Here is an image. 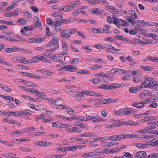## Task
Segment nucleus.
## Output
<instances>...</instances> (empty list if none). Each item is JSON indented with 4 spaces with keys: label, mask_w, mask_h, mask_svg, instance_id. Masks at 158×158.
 I'll return each mask as SVG.
<instances>
[{
    "label": "nucleus",
    "mask_w": 158,
    "mask_h": 158,
    "mask_svg": "<svg viewBox=\"0 0 158 158\" xmlns=\"http://www.w3.org/2000/svg\"><path fill=\"white\" fill-rule=\"evenodd\" d=\"M47 23L49 25H50L52 27H54L55 29L58 31H59V28L58 27L59 26V21H56L55 20L53 21L50 18H48L47 19Z\"/></svg>",
    "instance_id": "nucleus-1"
},
{
    "label": "nucleus",
    "mask_w": 158,
    "mask_h": 158,
    "mask_svg": "<svg viewBox=\"0 0 158 158\" xmlns=\"http://www.w3.org/2000/svg\"><path fill=\"white\" fill-rule=\"evenodd\" d=\"M63 69L70 72H75L77 70L75 66L70 65H65L60 68V71Z\"/></svg>",
    "instance_id": "nucleus-2"
},
{
    "label": "nucleus",
    "mask_w": 158,
    "mask_h": 158,
    "mask_svg": "<svg viewBox=\"0 0 158 158\" xmlns=\"http://www.w3.org/2000/svg\"><path fill=\"white\" fill-rule=\"evenodd\" d=\"M79 1H75L71 2L69 5H66L67 9V11L69 12L74 9V7H76L79 5L80 3L79 2Z\"/></svg>",
    "instance_id": "nucleus-3"
},
{
    "label": "nucleus",
    "mask_w": 158,
    "mask_h": 158,
    "mask_svg": "<svg viewBox=\"0 0 158 158\" xmlns=\"http://www.w3.org/2000/svg\"><path fill=\"white\" fill-rule=\"evenodd\" d=\"M25 58L21 56H16L13 57L12 60L14 62H18L21 63H27Z\"/></svg>",
    "instance_id": "nucleus-4"
},
{
    "label": "nucleus",
    "mask_w": 158,
    "mask_h": 158,
    "mask_svg": "<svg viewBox=\"0 0 158 158\" xmlns=\"http://www.w3.org/2000/svg\"><path fill=\"white\" fill-rule=\"evenodd\" d=\"M34 144L40 146L44 147L49 146L51 145L52 143L51 142L42 141L37 142L35 143Z\"/></svg>",
    "instance_id": "nucleus-5"
},
{
    "label": "nucleus",
    "mask_w": 158,
    "mask_h": 158,
    "mask_svg": "<svg viewBox=\"0 0 158 158\" xmlns=\"http://www.w3.org/2000/svg\"><path fill=\"white\" fill-rule=\"evenodd\" d=\"M143 88L142 85L134 87H131L129 88V91L131 93H134L141 90Z\"/></svg>",
    "instance_id": "nucleus-6"
},
{
    "label": "nucleus",
    "mask_w": 158,
    "mask_h": 158,
    "mask_svg": "<svg viewBox=\"0 0 158 158\" xmlns=\"http://www.w3.org/2000/svg\"><path fill=\"white\" fill-rule=\"evenodd\" d=\"M68 29H60V32L61 33V35H60L61 36L64 38L70 37V35L67 33V32L68 31Z\"/></svg>",
    "instance_id": "nucleus-7"
},
{
    "label": "nucleus",
    "mask_w": 158,
    "mask_h": 158,
    "mask_svg": "<svg viewBox=\"0 0 158 158\" xmlns=\"http://www.w3.org/2000/svg\"><path fill=\"white\" fill-rule=\"evenodd\" d=\"M144 105L145 103H143V101H142L140 102H134L132 106L136 108L141 109L144 107Z\"/></svg>",
    "instance_id": "nucleus-8"
},
{
    "label": "nucleus",
    "mask_w": 158,
    "mask_h": 158,
    "mask_svg": "<svg viewBox=\"0 0 158 158\" xmlns=\"http://www.w3.org/2000/svg\"><path fill=\"white\" fill-rule=\"evenodd\" d=\"M150 95V93L149 91L148 90H144L142 92H141L139 94V98L141 99L144 98L145 96Z\"/></svg>",
    "instance_id": "nucleus-9"
},
{
    "label": "nucleus",
    "mask_w": 158,
    "mask_h": 158,
    "mask_svg": "<svg viewBox=\"0 0 158 158\" xmlns=\"http://www.w3.org/2000/svg\"><path fill=\"white\" fill-rule=\"evenodd\" d=\"M58 43V40H57V39L55 38L52 40L50 42L48 43V44L47 45L48 47H51L52 46L55 45L57 47Z\"/></svg>",
    "instance_id": "nucleus-10"
},
{
    "label": "nucleus",
    "mask_w": 158,
    "mask_h": 158,
    "mask_svg": "<svg viewBox=\"0 0 158 158\" xmlns=\"http://www.w3.org/2000/svg\"><path fill=\"white\" fill-rule=\"evenodd\" d=\"M107 7H109V9L108 10L111 13H112L113 14H117L118 13V10L113 6H107Z\"/></svg>",
    "instance_id": "nucleus-11"
},
{
    "label": "nucleus",
    "mask_w": 158,
    "mask_h": 158,
    "mask_svg": "<svg viewBox=\"0 0 158 158\" xmlns=\"http://www.w3.org/2000/svg\"><path fill=\"white\" fill-rule=\"evenodd\" d=\"M104 101L103 104H108L112 102H116L117 101V100L115 99L109 98L107 99H105Z\"/></svg>",
    "instance_id": "nucleus-12"
},
{
    "label": "nucleus",
    "mask_w": 158,
    "mask_h": 158,
    "mask_svg": "<svg viewBox=\"0 0 158 158\" xmlns=\"http://www.w3.org/2000/svg\"><path fill=\"white\" fill-rule=\"evenodd\" d=\"M114 74H120L127 73V72L125 70L119 69L114 68Z\"/></svg>",
    "instance_id": "nucleus-13"
},
{
    "label": "nucleus",
    "mask_w": 158,
    "mask_h": 158,
    "mask_svg": "<svg viewBox=\"0 0 158 158\" xmlns=\"http://www.w3.org/2000/svg\"><path fill=\"white\" fill-rule=\"evenodd\" d=\"M17 51H18V48L14 47L5 49L4 52L7 53H10L11 52H16Z\"/></svg>",
    "instance_id": "nucleus-14"
},
{
    "label": "nucleus",
    "mask_w": 158,
    "mask_h": 158,
    "mask_svg": "<svg viewBox=\"0 0 158 158\" xmlns=\"http://www.w3.org/2000/svg\"><path fill=\"white\" fill-rule=\"evenodd\" d=\"M124 122L121 120H116L114 123L115 127H118L123 125H124Z\"/></svg>",
    "instance_id": "nucleus-15"
},
{
    "label": "nucleus",
    "mask_w": 158,
    "mask_h": 158,
    "mask_svg": "<svg viewBox=\"0 0 158 158\" xmlns=\"http://www.w3.org/2000/svg\"><path fill=\"white\" fill-rule=\"evenodd\" d=\"M72 93L74 96L76 97H83L84 95V93L80 92H73Z\"/></svg>",
    "instance_id": "nucleus-16"
},
{
    "label": "nucleus",
    "mask_w": 158,
    "mask_h": 158,
    "mask_svg": "<svg viewBox=\"0 0 158 158\" xmlns=\"http://www.w3.org/2000/svg\"><path fill=\"white\" fill-rule=\"evenodd\" d=\"M50 58L52 60L55 62H58L59 61V54L54 55L52 56H50Z\"/></svg>",
    "instance_id": "nucleus-17"
},
{
    "label": "nucleus",
    "mask_w": 158,
    "mask_h": 158,
    "mask_svg": "<svg viewBox=\"0 0 158 158\" xmlns=\"http://www.w3.org/2000/svg\"><path fill=\"white\" fill-rule=\"evenodd\" d=\"M146 155V152L142 151L137 152L135 157L138 158H143Z\"/></svg>",
    "instance_id": "nucleus-18"
},
{
    "label": "nucleus",
    "mask_w": 158,
    "mask_h": 158,
    "mask_svg": "<svg viewBox=\"0 0 158 158\" xmlns=\"http://www.w3.org/2000/svg\"><path fill=\"white\" fill-rule=\"evenodd\" d=\"M126 19L127 20L130 22L132 25H135L136 23V22L134 19V18L132 16H127L126 17Z\"/></svg>",
    "instance_id": "nucleus-19"
},
{
    "label": "nucleus",
    "mask_w": 158,
    "mask_h": 158,
    "mask_svg": "<svg viewBox=\"0 0 158 158\" xmlns=\"http://www.w3.org/2000/svg\"><path fill=\"white\" fill-rule=\"evenodd\" d=\"M116 141H119L122 139H125V134H122L121 135H115Z\"/></svg>",
    "instance_id": "nucleus-20"
},
{
    "label": "nucleus",
    "mask_w": 158,
    "mask_h": 158,
    "mask_svg": "<svg viewBox=\"0 0 158 158\" xmlns=\"http://www.w3.org/2000/svg\"><path fill=\"white\" fill-rule=\"evenodd\" d=\"M139 30V27L138 26H135L134 29L131 30L129 31V33L131 35H135L136 34Z\"/></svg>",
    "instance_id": "nucleus-21"
},
{
    "label": "nucleus",
    "mask_w": 158,
    "mask_h": 158,
    "mask_svg": "<svg viewBox=\"0 0 158 158\" xmlns=\"http://www.w3.org/2000/svg\"><path fill=\"white\" fill-rule=\"evenodd\" d=\"M144 71H151L153 70V68L149 66H147L146 67H144L141 66L140 67Z\"/></svg>",
    "instance_id": "nucleus-22"
},
{
    "label": "nucleus",
    "mask_w": 158,
    "mask_h": 158,
    "mask_svg": "<svg viewBox=\"0 0 158 158\" xmlns=\"http://www.w3.org/2000/svg\"><path fill=\"white\" fill-rule=\"evenodd\" d=\"M57 47H54L52 48H51L50 49H46L45 50L46 52V53H48L49 55L47 56H48V55L51 54V53L52 52H53L55 50H56V49L57 48H59V45L58 44H57Z\"/></svg>",
    "instance_id": "nucleus-23"
},
{
    "label": "nucleus",
    "mask_w": 158,
    "mask_h": 158,
    "mask_svg": "<svg viewBox=\"0 0 158 158\" xmlns=\"http://www.w3.org/2000/svg\"><path fill=\"white\" fill-rule=\"evenodd\" d=\"M149 88H153L156 86H158V83H156V81H152L149 82Z\"/></svg>",
    "instance_id": "nucleus-24"
},
{
    "label": "nucleus",
    "mask_w": 158,
    "mask_h": 158,
    "mask_svg": "<svg viewBox=\"0 0 158 158\" xmlns=\"http://www.w3.org/2000/svg\"><path fill=\"white\" fill-rule=\"evenodd\" d=\"M17 22L19 23V24L20 25H25L27 23L26 20L24 19L23 18L19 19Z\"/></svg>",
    "instance_id": "nucleus-25"
},
{
    "label": "nucleus",
    "mask_w": 158,
    "mask_h": 158,
    "mask_svg": "<svg viewBox=\"0 0 158 158\" xmlns=\"http://www.w3.org/2000/svg\"><path fill=\"white\" fill-rule=\"evenodd\" d=\"M90 81H91L94 85L98 84L101 83L100 78L98 77H96V78L92 79L91 80H90Z\"/></svg>",
    "instance_id": "nucleus-26"
},
{
    "label": "nucleus",
    "mask_w": 158,
    "mask_h": 158,
    "mask_svg": "<svg viewBox=\"0 0 158 158\" xmlns=\"http://www.w3.org/2000/svg\"><path fill=\"white\" fill-rule=\"evenodd\" d=\"M136 23H137L136 26L137 25L139 27H144L145 26V22L143 20H138Z\"/></svg>",
    "instance_id": "nucleus-27"
},
{
    "label": "nucleus",
    "mask_w": 158,
    "mask_h": 158,
    "mask_svg": "<svg viewBox=\"0 0 158 158\" xmlns=\"http://www.w3.org/2000/svg\"><path fill=\"white\" fill-rule=\"evenodd\" d=\"M122 158H132L133 157V156L129 153L126 152H124V155L122 156Z\"/></svg>",
    "instance_id": "nucleus-28"
},
{
    "label": "nucleus",
    "mask_w": 158,
    "mask_h": 158,
    "mask_svg": "<svg viewBox=\"0 0 158 158\" xmlns=\"http://www.w3.org/2000/svg\"><path fill=\"white\" fill-rule=\"evenodd\" d=\"M127 108H125V115H128L130 114H133L135 113V111L134 110L129 109L128 110Z\"/></svg>",
    "instance_id": "nucleus-29"
},
{
    "label": "nucleus",
    "mask_w": 158,
    "mask_h": 158,
    "mask_svg": "<svg viewBox=\"0 0 158 158\" xmlns=\"http://www.w3.org/2000/svg\"><path fill=\"white\" fill-rule=\"evenodd\" d=\"M62 49L65 51H67L68 50V45L65 41L62 42Z\"/></svg>",
    "instance_id": "nucleus-30"
},
{
    "label": "nucleus",
    "mask_w": 158,
    "mask_h": 158,
    "mask_svg": "<svg viewBox=\"0 0 158 158\" xmlns=\"http://www.w3.org/2000/svg\"><path fill=\"white\" fill-rule=\"evenodd\" d=\"M18 51L23 53H26L31 52L29 49H27L18 48Z\"/></svg>",
    "instance_id": "nucleus-31"
},
{
    "label": "nucleus",
    "mask_w": 158,
    "mask_h": 158,
    "mask_svg": "<svg viewBox=\"0 0 158 158\" xmlns=\"http://www.w3.org/2000/svg\"><path fill=\"white\" fill-rule=\"evenodd\" d=\"M157 57H153L151 56H148L147 57V60H149L153 63H156Z\"/></svg>",
    "instance_id": "nucleus-32"
},
{
    "label": "nucleus",
    "mask_w": 158,
    "mask_h": 158,
    "mask_svg": "<svg viewBox=\"0 0 158 158\" xmlns=\"http://www.w3.org/2000/svg\"><path fill=\"white\" fill-rule=\"evenodd\" d=\"M0 23L6 25H12L13 24V22L11 21L1 20H0Z\"/></svg>",
    "instance_id": "nucleus-33"
},
{
    "label": "nucleus",
    "mask_w": 158,
    "mask_h": 158,
    "mask_svg": "<svg viewBox=\"0 0 158 158\" xmlns=\"http://www.w3.org/2000/svg\"><path fill=\"white\" fill-rule=\"evenodd\" d=\"M95 135V134H93L91 132H86L85 133L81 135L80 136V137H91L92 136H93Z\"/></svg>",
    "instance_id": "nucleus-34"
},
{
    "label": "nucleus",
    "mask_w": 158,
    "mask_h": 158,
    "mask_svg": "<svg viewBox=\"0 0 158 158\" xmlns=\"http://www.w3.org/2000/svg\"><path fill=\"white\" fill-rule=\"evenodd\" d=\"M45 39L46 37H45L38 38H35V43H41V42L44 40Z\"/></svg>",
    "instance_id": "nucleus-35"
},
{
    "label": "nucleus",
    "mask_w": 158,
    "mask_h": 158,
    "mask_svg": "<svg viewBox=\"0 0 158 158\" xmlns=\"http://www.w3.org/2000/svg\"><path fill=\"white\" fill-rule=\"evenodd\" d=\"M92 152L85 153L81 156L82 157H90L93 156Z\"/></svg>",
    "instance_id": "nucleus-36"
},
{
    "label": "nucleus",
    "mask_w": 158,
    "mask_h": 158,
    "mask_svg": "<svg viewBox=\"0 0 158 158\" xmlns=\"http://www.w3.org/2000/svg\"><path fill=\"white\" fill-rule=\"evenodd\" d=\"M1 88L4 90L9 93H10L12 91V89L9 87L5 85L4 86L1 87Z\"/></svg>",
    "instance_id": "nucleus-37"
},
{
    "label": "nucleus",
    "mask_w": 158,
    "mask_h": 158,
    "mask_svg": "<svg viewBox=\"0 0 158 158\" xmlns=\"http://www.w3.org/2000/svg\"><path fill=\"white\" fill-rule=\"evenodd\" d=\"M36 18L37 20L35 21L34 25H32L35 29L37 28L38 27L39 24L38 18L37 17H36Z\"/></svg>",
    "instance_id": "nucleus-38"
},
{
    "label": "nucleus",
    "mask_w": 158,
    "mask_h": 158,
    "mask_svg": "<svg viewBox=\"0 0 158 158\" xmlns=\"http://www.w3.org/2000/svg\"><path fill=\"white\" fill-rule=\"evenodd\" d=\"M10 113H12L13 114V115L15 117H19L20 116V113L21 112L20 111H17L15 112H9Z\"/></svg>",
    "instance_id": "nucleus-39"
},
{
    "label": "nucleus",
    "mask_w": 158,
    "mask_h": 158,
    "mask_svg": "<svg viewBox=\"0 0 158 158\" xmlns=\"http://www.w3.org/2000/svg\"><path fill=\"white\" fill-rule=\"evenodd\" d=\"M25 84L27 86H29V87H30V86L33 87H36V86H35V85L34 83L28 81H26V83H25Z\"/></svg>",
    "instance_id": "nucleus-40"
},
{
    "label": "nucleus",
    "mask_w": 158,
    "mask_h": 158,
    "mask_svg": "<svg viewBox=\"0 0 158 158\" xmlns=\"http://www.w3.org/2000/svg\"><path fill=\"white\" fill-rule=\"evenodd\" d=\"M122 19H118L114 21L113 23L115 25L118 24L119 25H122Z\"/></svg>",
    "instance_id": "nucleus-41"
},
{
    "label": "nucleus",
    "mask_w": 158,
    "mask_h": 158,
    "mask_svg": "<svg viewBox=\"0 0 158 158\" xmlns=\"http://www.w3.org/2000/svg\"><path fill=\"white\" fill-rule=\"evenodd\" d=\"M19 149L23 152H30L32 151V150L30 148H24L23 147H21L19 148Z\"/></svg>",
    "instance_id": "nucleus-42"
},
{
    "label": "nucleus",
    "mask_w": 158,
    "mask_h": 158,
    "mask_svg": "<svg viewBox=\"0 0 158 158\" xmlns=\"http://www.w3.org/2000/svg\"><path fill=\"white\" fill-rule=\"evenodd\" d=\"M76 125L77 126H79L81 128H84L85 127V126H84V124L80 122H78L76 123Z\"/></svg>",
    "instance_id": "nucleus-43"
},
{
    "label": "nucleus",
    "mask_w": 158,
    "mask_h": 158,
    "mask_svg": "<svg viewBox=\"0 0 158 158\" xmlns=\"http://www.w3.org/2000/svg\"><path fill=\"white\" fill-rule=\"evenodd\" d=\"M95 118L93 119V121L94 123L97 122H99L100 121L102 120V118L100 117H97L95 116Z\"/></svg>",
    "instance_id": "nucleus-44"
},
{
    "label": "nucleus",
    "mask_w": 158,
    "mask_h": 158,
    "mask_svg": "<svg viewBox=\"0 0 158 158\" xmlns=\"http://www.w3.org/2000/svg\"><path fill=\"white\" fill-rule=\"evenodd\" d=\"M70 21V20H67L66 19H61L60 20V26L61 24H66L69 23Z\"/></svg>",
    "instance_id": "nucleus-45"
},
{
    "label": "nucleus",
    "mask_w": 158,
    "mask_h": 158,
    "mask_svg": "<svg viewBox=\"0 0 158 158\" xmlns=\"http://www.w3.org/2000/svg\"><path fill=\"white\" fill-rule=\"evenodd\" d=\"M158 156V153H154L149 155L147 157L145 158H156Z\"/></svg>",
    "instance_id": "nucleus-46"
},
{
    "label": "nucleus",
    "mask_w": 158,
    "mask_h": 158,
    "mask_svg": "<svg viewBox=\"0 0 158 158\" xmlns=\"http://www.w3.org/2000/svg\"><path fill=\"white\" fill-rule=\"evenodd\" d=\"M100 10L98 9L97 8H93L92 11V13L94 14H100L101 13L100 12Z\"/></svg>",
    "instance_id": "nucleus-47"
},
{
    "label": "nucleus",
    "mask_w": 158,
    "mask_h": 158,
    "mask_svg": "<svg viewBox=\"0 0 158 158\" xmlns=\"http://www.w3.org/2000/svg\"><path fill=\"white\" fill-rule=\"evenodd\" d=\"M118 143L115 142H107L106 145L109 147H111L113 145H115L118 144Z\"/></svg>",
    "instance_id": "nucleus-48"
},
{
    "label": "nucleus",
    "mask_w": 158,
    "mask_h": 158,
    "mask_svg": "<svg viewBox=\"0 0 158 158\" xmlns=\"http://www.w3.org/2000/svg\"><path fill=\"white\" fill-rule=\"evenodd\" d=\"M156 118L152 116H148L145 118L146 122H148L150 120H153L156 119Z\"/></svg>",
    "instance_id": "nucleus-49"
},
{
    "label": "nucleus",
    "mask_w": 158,
    "mask_h": 158,
    "mask_svg": "<svg viewBox=\"0 0 158 158\" xmlns=\"http://www.w3.org/2000/svg\"><path fill=\"white\" fill-rule=\"evenodd\" d=\"M30 7L32 10L35 13H37L39 11V9L36 6H34L33 5H31Z\"/></svg>",
    "instance_id": "nucleus-50"
},
{
    "label": "nucleus",
    "mask_w": 158,
    "mask_h": 158,
    "mask_svg": "<svg viewBox=\"0 0 158 158\" xmlns=\"http://www.w3.org/2000/svg\"><path fill=\"white\" fill-rule=\"evenodd\" d=\"M42 72L44 74L46 75H49V76H51L52 73L50 72V71L48 70H43L41 72Z\"/></svg>",
    "instance_id": "nucleus-51"
},
{
    "label": "nucleus",
    "mask_w": 158,
    "mask_h": 158,
    "mask_svg": "<svg viewBox=\"0 0 158 158\" xmlns=\"http://www.w3.org/2000/svg\"><path fill=\"white\" fill-rule=\"evenodd\" d=\"M120 84H119L116 83L113 84L112 85V89H114L116 88H120L121 86Z\"/></svg>",
    "instance_id": "nucleus-52"
},
{
    "label": "nucleus",
    "mask_w": 158,
    "mask_h": 158,
    "mask_svg": "<svg viewBox=\"0 0 158 158\" xmlns=\"http://www.w3.org/2000/svg\"><path fill=\"white\" fill-rule=\"evenodd\" d=\"M93 47L99 50L104 49V48L102 45H101V44L94 45H93Z\"/></svg>",
    "instance_id": "nucleus-53"
},
{
    "label": "nucleus",
    "mask_w": 158,
    "mask_h": 158,
    "mask_svg": "<svg viewBox=\"0 0 158 158\" xmlns=\"http://www.w3.org/2000/svg\"><path fill=\"white\" fill-rule=\"evenodd\" d=\"M102 67V66L100 65H93L91 66V69L93 70H95L101 68Z\"/></svg>",
    "instance_id": "nucleus-54"
},
{
    "label": "nucleus",
    "mask_w": 158,
    "mask_h": 158,
    "mask_svg": "<svg viewBox=\"0 0 158 158\" xmlns=\"http://www.w3.org/2000/svg\"><path fill=\"white\" fill-rule=\"evenodd\" d=\"M78 73L81 74H89L90 72L86 70H81L80 72H78Z\"/></svg>",
    "instance_id": "nucleus-55"
},
{
    "label": "nucleus",
    "mask_w": 158,
    "mask_h": 158,
    "mask_svg": "<svg viewBox=\"0 0 158 158\" xmlns=\"http://www.w3.org/2000/svg\"><path fill=\"white\" fill-rule=\"evenodd\" d=\"M116 38L118 40H121L122 41H125L127 40L126 38H124L123 36L117 35L116 36Z\"/></svg>",
    "instance_id": "nucleus-56"
},
{
    "label": "nucleus",
    "mask_w": 158,
    "mask_h": 158,
    "mask_svg": "<svg viewBox=\"0 0 158 158\" xmlns=\"http://www.w3.org/2000/svg\"><path fill=\"white\" fill-rule=\"evenodd\" d=\"M79 62V59L78 58H73V60L71 61V63L72 64H77Z\"/></svg>",
    "instance_id": "nucleus-57"
},
{
    "label": "nucleus",
    "mask_w": 158,
    "mask_h": 158,
    "mask_svg": "<svg viewBox=\"0 0 158 158\" xmlns=\"http://www.w3.org/2000/svg\"><path fill=\"white\" fill-rule=\"evenodd\" d=\"M16 155V154L8 153L6 154V157L7 158H12L15 157Z\"/></svg>",
    "instance_id": "nucleus-58"
},
{
    "label": "nucleus",
    "mask_w": 158,
    "mask_h": 158,
    "mask_svg": "<svg viewBox=\"0 0 158 158\" xmlns=\"http://www.w3.org/2000/svg\"><path fill=\"white\" fill-rule=\"evenodd\" d=\"M148 124L150 126H158V121H156L153 122H150L148 123Z\"/></svg>",
    "instance_id": "nucleus-59"
},
{
    "label": "nucleus",
    "mask_w": 158,
    "mask_h": 158,
    "mask_svg": "<svg viewBox=\"0 0 158 158\" xmlns=\"http://www.w3.org/2000/svg\"><path fill=\"white\" fill-rule=\"evenodd\" d=\"M136 137V135H134L132 134H125V138H130Z\"/></svg>",
    "instance_id": "nucleus-60"
},
{
    "label": "nucleus",
    "mask_w": 158,
    "mask_h": 158,
    "mask_svg": "<svg viewBox=\"0 0 158 158\" xmlns=\"http://www.w3.org/2000/svg\"><path fill=\"white\" fill-rule=\"evenodd\" d=\"M19 12V10L18 9H16L15 10L11 12L13 16H15V15H17L18 13H17Z\"/></svg>",
    "instance_id": "nucleus-61"
},
{
    "label": "nucleus",
    "mask_w": 158,
    "mask_h": 158,
    "mask_svg": "<svg viewBox=\"0 0 158 158\" xmlns=\"http://www.w3.org/2000/svg\"><path fill=\"white\" fill-rule=\"evenodd\" d=\"M35 38H32L28 39L27 42L30 44L35 43Z\"/></svg>",
    "instance_id": "nucleus-62"
},
{
    "label": "nucleus",
    "mask_w": 158,
    "mask_h": 158,
    "mask_svg": "<svg viewBox=\"0 0 158 158\" xmlns=\"http://www.w3.org/2000/svg\"><path fill=\"white\" fill-rule=\"evenodd\" d=\"M85 119H86V121L93 119L94 118H95V116L86 115V116H85Z\"/></svg>",
    "instance_id": "nucleus-63"
},
{
    "label": "nucleus",
    "mask_w": 158,
    "mask_h": 158,
    "mask_svg": "<svg viewBox=\"0 0 158 158\" xmlns=\"http://www.w3.org/2000/svg\"><path fill=\"white\" fill-rule=\"evenodd\" d=\"M67 7L66 6L60 7V11L64 12L67 11Z\"/></svg>",
    "instance_id": "nucleus-64"
}]
</instances>
